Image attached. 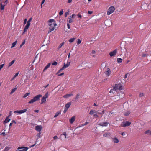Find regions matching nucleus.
<instances>
[{
    "mask_svg": "<svg viewBox=\"0 0 151 151\" xmlns=\"http://www.w3.org/2000/svg\"><path fill=\"white\" fill-rule=\"evenodd\" d=\"M48 24L50 27H49L48 33L54 30L55 28L57 26L55 21L54 19H50L48 21Z\"/></svg>",
    "mask_w": 151,
    "mask_h": 151,
    "instance_id": "f257e3e1",
    "label": "nucleus"
},
{
    "mask_svg": "<svg viewBox=\"0 0 151 151\" xmlns=\"http://www.w3.org/2000/svg\"><path fill=\"white\" fill-rule=\"evenodd\" d=\"M93 112H94V114H97L98 111H95V110H93Z\"/></svg>",
    "mask_w": 151,
    "mask_h": 151,
    "instance_id": "338daca9",
    "label": "nucleus"
},
{
    "mask_svg": "<svg viewBox=\"0 0 151 151\" xmlns=\"http://www.w3.org/2000/svg\"><path fill=\"white\" fill-rule=\"evenodd\" d=\"M131 124V123L129 121H127L125 122H124L122 124V126L123 127H126L127 126H128Z\"/></svg>",
    "mask_w": 151,
    "mask_h": 151,
    "instance_id": "6e6552de",
    "label": "nucleus"
},
{
    "mask_svg": "<svg viewBox=\"0 0 151 151\" xmlns=\"http://www.w3.org/2000/svg\"><path fill=\"white\" fill-rule=\"evenodd\" d=\"M145 134H149V135H151V131L150 130H147L145 132Z\"/></svg>",
    "mask_w": 151,
    "mask_h": 151,
    "instance_id": "bb28decb",
    "label": "nucleus"
},
{
    "mask_svg": "<svg viewBox=\"0 0 151 151\" xmlns=\"http://www.w3.org/2000/svg\"><path fill=\"white\" fill-rule=\"evenodd\" d=\"M63 136H64V138H67V137H66V132H64L62 134L60 135V139H62V137Z\"/></svg>",
    "mask_w": 151,
    "mask_h": 151,
    "instance_id": "a211bd4d",
    "label": "nucleus"
},
{
    "mask_svg": "<svg viewBox=\"0 0 151 151\" xmlns=\"http://www.w3.org/2000/svg\"><path fill=\"white\" fill-rule=\"evenodd\" d=\"M35 129L37 131L40 132L42 130V126L41 125H37L35 127Z\"/></svg>",
    "mask_w": 151,
    "mask_h": 151,
    "instance_id": "f8f14e48",
    "label": "nucleus"
},
{
    "mask_svg": "<svg viewBox=\"0 0 151 151\" xmlns=\"http://www.w3.org/2000/svg\"><path fill=\"white\" fill-rule=\"evenodd\" d=\"M73 95L72 94H67L64 95L63 96V97H64V98H67Z\"/></svg>",
    "mask_w": 151,
    "mask_h": 151,
    "instance_id": "6ab92c4d",
    "label": "nucleus"
},
{
    "mask_svg": "<svg viewBox=\"0 0 151 151\" xmlns=\"http://www.w3.org/2000/svg\"><path fill=\"white\" fill-rule=\"evenodd\" d=\"M51 63H48L47 65L45 67L44 69L43 70V71H45L47 69L50 65Z\"/></svg>",
    "mask_w": 151,
    "mask_h": 151,
    "instance_id": "aec40b11",
    "label": "nucleus"
},
{
    "mask_svg": "<svg viewBox=\"0 0 151 151\" xmlns=\"http://www.w3.org/2000/svg\"><path fill=\"white\" fill-rule=\"evenodd\" d=\"M10 119H9V117L7 116L5 119L4 122L5 123H7L9 122Z\"/></svg>",
    "mask_w": 151,
    "mask_h": 151,
    "instance_id": "4be33fe9",
    "label": "nucleus"
},
{
    "mask_svg": "<svg viewBox=\"0 0 151 151\" xmlns=\"http://www.w3.org/2000/svg\"><path fill=\"white\" fill-rule=\"evenodd\" d=\"M110 136V134L109 133H106L105 134H104L103 136L104 137H108Z\"/></svg>",
    "mask_w": 151,
    "mask_h": 151,
    "instance_id": "b1692460",
    "label": "nucleus"
},
{
    "mask_svg": "<svg viewBox=\"0 0 151 151\" xmlns=\"http://www.w3.org/2000/svg\"><path fill=\"white\" fill-rule=\"evenodd\" d=\"M63 14V10L62 9L60 12L59 13V15L60 16H61Z\"/></svg>",
    "mask_w": 151,
    "mask_h": 151,
    "instance_id": "a18cd8bd",
    "label": "nucleus"
},
{
    "mask_svg": "<svg viewBox=\"0 0 151 151\" xmlns=\"http://www.w3.org/2000/svg\"><path fill=\"white\" fill-rule=\"evenodd\" d=\"M144 96V94L143 93H141L139 94V97H142V96Z\"/></svg>",
    "mask_w": 151,
    "mask_h": 151,
    "instance_id": "09e8293b",
    "label": "nucleus"
},
{
    "mask_svg": "<svg viewBox=\"0 0 151 151\" xmlns=\"http://www.w3.org/2000/svg\"><path fill=\"white\" fill-rule=\"evenodd\" d=\"M32 17L30 18L29 20H28L27 21V24H30V22H31V21L32 20Z\"/></svg>",
    "mask_w": 151,
    "mask_h": 151,
    "instance_id": "e433bc0d",
    "label": "nucleus"
},
{
    "mask_svg": "<svg viewBox=\"0 0 151 151\" xmlns=\"http://www.w3.org/2000/svg\"><path fill=\"white\" fill-rule=\"evenodd\" d=\"M25 43V40H24V41H23L22 43V44L20 45V48H21L22 47V46H23Z\"/></svg>",
    "mask_w": 151,
    "mask_h": 151,
    "instance_id": "f704fd0d",
    "label": "nucleus"
},
{
    "mask_svg": "<svg viewBox=\"0 0 151 151\" xmlns=\"http://www.w3.org/2000/svg\"><path fill=\"white\" fill-rule=\"evenodd\" d=\"M30 25V24L27 23V24L25 27L24 29V30L23 33H24L25 32L27 31V29L29 28Z\"/></svg>",
    "mask_w": 151,
    "mask_h": 151,
    "instance_id": "ddd939ff",
    "label": "nucleus"
},
{
    "mask_svg": "<svg viewBox=\"0 0 151 151\" xmlns=\"http://www.w3.org/2000/svg\"><path fill=\"white\" fill-rule=\"evenodd\" d=\"M45 1H44V0H42V2H41V7L42 8V5L45 2Z\"/></svg>",
    "mask_w": 151,
    "mask_h": 151,
    "instance_id": "13d9d810",
    "label": "nucleus"
},
{
    "mask_svg": "<svg viewBox=\"0 0 151 151\" xmlns=\"http://www.w3.org/2000/svg\"><path fill=\"white\" fill-rule=\"evenodd\" d=\"M111 139L113 142L114 143H117L119 142V140L116 137L112 138Z\"/></svg>",
    "mask_w": 151,
    "mask_h": 151,
    "instance_id": "4468645a",
    "label": "nucleus"
},
{
    "mask_svg": "<svg viewBox=\"0 0 151 151\" xmlns=\"http://www.w3.org/2000/svg\"><path fill=\"white\" fill-rule=\"evenodd\" d=\"M78 17L79 18H81L82 17V16L80 14H78Z\"/></svg>",
    "mask_w": 151,
    "mask_h": 151,
    "instance_id": "e2e57ef3",
    "label": "nucleus"
},
{
    "mask_svg": "<svg viewBox=\"0 0 151 151\" xmlns=\"http://www.w3.org/2000/svg\"><path fill=\"white\" fill-rule=\"evenodd\" d=\"M39 111V110H34V112L36 113H38Z\"/></svg>",
    "mask_w": 151,
    "mask_h": 151,
    "instance_id": "774afa93",
    "label": "nucleus"
},
{
    "mask_svg": "<svg viewBox=\"0 0 151 151\" xmlns=\"http://www.w3.org/2000/svg\"><path fill=\"white\" fill-rule=\"evenodd\" d=\"M92 13H93L92 11H89L88 12V13L89 14H92Z\"/></svg>",
    "mask_w": 151,
    "mask_h": 151,
    "instance_id": "680f3d73",
    "label": "nucleus"
},
{
    "mask_svg": "<svg viewBox=\"0 0 151 151\" xmlns=\"http://www.w3.org/2000/svg\"><path fill=\"white\" fill-rule=\"evenodd\" d=\"M93 116L96 118H98V116L97 114H94L93 115Z\"/></svg>",
    "mask_w": 151,
    "mask_h": 151,
    "instance_id": "3c124183",
    "label": "nucleus"
},
{
    "mask_svg": "<svg viewBox=\"0 0 151 151\" xmlns=\"http://www.w3.org/2000/svg\"><path fill=\"white\" fill-rule=\"evenodd\" d=\"M17 89V88H15L13 89H12L11 92H10V94H12Z\"/></svg>",
    "mask_w": 151,
    "mask_h": 151,
    "instance_id": "473e14b6",
    "label": "nucleus"
},
{
    "mask_svg": "<svg viewBox=\"0 0 151 151\" xmlns=\"http://www.w3.org/2000/svg\"><path fill=\"white\" fill-rule=\"evenodd\" d=\"M117 60L118 63H121L122 61V60L121 58H117Z\"/></svg>",
    "mask_w": 151,
    "mask_h": 151,
    "instance_id": "2f4dec72",
    "label": "nucleus"
},
{
    "mask_svg": "<svg viewBox=\"0 0 151 151\" xmlns=\"http://www.w3.org/2000/svg\"><path fill=\"white\" fill-rule=\"evenodd\" d=\"M5 6L2 4L1 2L0 3V9L1 11L4 10Z\"/></svg>",
    "mask_w": 151,
    "mask_h": 151,
    "instance_id": "f3484780",
    "label": "nucleus"
},
{
    "mask_svg": "<svg viewBox=\"0 0 151 151\" xmlns=\"http://www.w3.org/2000/svg\"><path fill=\"white\" fill-rule=\"evenodd\" d=\"M130 112L129 111H127L124 113V114L125 116H128L130 114Z\"/></svg>",
    "mask_w": 151,
    "mask_h": 151,
    "instance_id": "a878e982",
    "label": "nucleus"
},
{
    "mask_svg": "<svg viewBox=\"0 0 151 151\" xmlns=\"http://www.w3.org/2000/svg\"><path fill=\"white\" fill-rule=\"evenodd\" d=\"M48 92H47L45 94V95L43 97L45 98V99H46V98H48Z\"/></svg>",
    "mask_w": 151,
    "mask_h": 151,
    "instance_id": "c9c22d12",
    "label": "nucleus"
},
{
    "mask_svg": "<svg viewBox=\"0 0 151 151\" xmlns=\"http://www.w3.org/2000/svg\"><path fill=\"white\" fill-rule=\"evenodd\" d=\"M69 24V23H68L67 24V27H68V28L69 29H70V25Z\"/></svg>",
    "mask_w": 151,
    "mask_h": 151,
    "instance_id": "5fc2aeb1",
    "label": "nucleus"
},
{
    "mask_svg": "<svg viewBox=\"0 0 151 151\" xmlns=\"http://www.w3.org/2000/svg\"><path fill=\"white\" fill-rule=\"evenodd\" d=\"M64 42H63L62 43H61L59 46L58 47L57 50H59L60 49L61 47L64 45Z\"/></svg>",
    "mask_w": 151,
    "mask_h": 151,
    "instance_id": "5701e85b",
    "label": "nucleus"
},
{
    "mask_svg": "<svg viewBox=\"0 0 151 151\" xmlns=\"http://www.w3.org/2000/svg\"><path fill=\"white\" fill-rule=\"evenodd\" d=\"M8 3V0H5V1L4 2V4L3 5H4L5 6H6L7 5Z\"/></svg>",
    "mask_w": 151,
    "mask_h": 151,
    "instance_id": "ea45409f",
    "label": "nucleus"
},
{
    "mask_svg": "<svg viewBox=\"0 0 151 151\" xmlns=\"http://www.w3.org/2000/svg\"><path fill=\"white\" fill-rule=\"evenodd\" d=\"M76 16V15L75 14H73L72 15L71 17L72 18H74Z\"/></svg>",
    "mask_w": 151,
    "mask_h": 151,
    "instance_id": "de8ad7c7",
    "label": "nucleus"
},
{
    "mask_svg": "<svg viewBox=\"0 0 151 151\" xmlns=\"http://www.w3.org/2000/svg\"><path fill=\"white\" fill-rule=\"evenodd\" d=\"M94 114V112H93V110H91L90 111V113H89V114L90 115H92L93 114Z\"/></svg>",
    "mask_w": 151,
    "mask_h": 151,
    "instance_id": "a19ab883",
    "label": "nucleus"
},
{
    "mask_svg": "<svg viewBox=\"0 0 151 151\" xmlns=\"http://www.w3.org/2000/svg\"><path fill=\"white\" fill-rule=\"evenodd\" d=\"M46 100V99L45 98L43 97L41 99V104H42L44 103L45 102Z\"/></svg>",
    "mask_w": 151,
    "mask_h": 151,
    "instance_id": "412c9836",
    "label": "nucleus"
},
{
    "mask_svg": "<svg viewBox=\"0 0 151 151\" xmlns=\"http://www.w3.org/2000/svg\"><path fill=\"white\" fill-rule=\"evenodd\" d=\"M27 111L26 109H24L23 110H21L19 111L17 110L14 111V113H18L19 114H21L22 113L25 112Z\"/></svg>",
    "mask_w": 151,
    "mask_h": 151,
    "instance_id": "1a4fd4ad",
    "label": "nucleus"
},
{
    "mask_svg": "<svg viewBox=\"0 0 151 151\" xmlns=\"http://www.w3.org/2000/svg\"><path fill=\"white\" fill-rule=\"evenodd\" d=\"M71 102H69L67 103L65 106L64 109L63 111V112L64 113H65L67 110H68V109L70 107V105H71Z\"/></svg>",
    "mask_w": 151,
    "mask_h": 151,
    "instance_id": "39448f33",
    "label": "nucleus"
},
{
    "mask_svg": "<svg viewBox=\"0 0 151 151\" xmlns=\"http://www.w3.org/2000/svg\"><path fill=\"white\" fill-rule=\"evenodd\" d=\"M20 149H22V150H18V151H27L28 148L26 147H19L17 148L18 150Z\"/></svg>",
    "mask_w": 151,
    "mask_h": 151,
    "instance_id": "9b49d317",
    "label": "nucleus"
},
{
    "mask_svg": "<svg viewBox=\"0 0 151 151\" xmlns=\"http://www.w3.org/2000/svg\"><path fill=\"white\" fill-rule=\"evenodd\" d=\"M42 96V95L41 94L38 95L34 97L33 99H31L29 101L28 103L29 104H32L37 101H38L40 100V98Z\"/></svg>",
    "mask_w": 151,
    "mask_h": 151,
    "instance_id": "f03ea898",
    "label": "nucleus"
},
{
    "mask_svg": "<svg viewBox=\"0 0 151 151\" xmlns=\"http://www.w3.org/2000/svg\"><path fill=\"white\" fill-rule=\"evenodd\" d=\"M70 62H67L66 64H64L63 66L59 70L58 72L57 73H60L61 70H63L65 68L68 67L70 65Z\"/></svg>",
    "mask_w": 151,
    "mask_h": 151,
    "instance_id": "423d86ee",
    "label": "nucleus"
},
{
    "mask_svg": "<svg viewBox=\"0 0 151 151\" xmlns=\"http://www.w3.org/2000/svg\"><path fill=\"white\" fill-rule=\"evenodd\" d=\"M41 134V132H39L37 134V136H38V137L39 138L40 137V136Z\"/></svg>",
    "mask_w": 151,
    "mask_h": 151,
    "instance_id": "864d4df0",
    "label": "nucleus"
},
{
    "mask_svg": "<svg viewBox=\"0 0 151 151\" xmlns=\"http://www.w3.org/2000/svg\"><path fill=\"white\" fill-rule=\"evenodd\" d=\"M69 12H67L65 13V17H66L67 16V15L69 14Z\"/></svg>",
    "mask_w": 151,
    "mask_h": 151,
    "instance_id": "49530a36",
    "label": "nucleus"
},
{
    "mask_svg": "<svg viewBox=\"0 0 151 151\" xmlns=\"http://www.w3.org/2000/svg\"><path fill=\"white\" fill-rule=\"evenodd\" d=\"M12 114V111H10L9 114V115L8 117H9L10 116H11Z\"/></svg>",
    "mask_w": 151,
    "mask_h": 151,
    "instance_id": "69168bd1",
    "label": "nucleus"
},
{
    "mask_svg": "<svg viewBox=\"0 0 151 151\" xmlns=\"http://www.w3.org/2000/svg\"><path fill=\"white\" fill-rule=\"evenodd\" d=\"M109 123L107 122H102L98 124L101 126H107L108 125V124Z\"/></svg>",
    "mask_w": 151,
    "mask_h": 151,
    "instance_id": "2eb2a0df",
    "label": "nucleus"
},
{
    "mask_svg": "<svg viewBox=\"0 0 151 151\" xmlns=\"http://www.w3.org/2000/svg\"><path fill=\"white\" fill-rule=\"evenodd\" d=\"M17 41H15L13 43H12V46L11 47V48H12L14 47H15V46L17 44Z\"/></svg>",
    "mask_w": 151,
    "mask_h": 151,
    "instance_id": "c756f323",
    "label": "nucleus"
},
{
    "mask_svg": "<svg viewBox=\"0 0 151 151\" xmlns=\"http://www.w3.org/2000/svg\"><path fill=\"white\" fill-rule=\"evenodd\" d=\"M148 55L147 54L143 53L141 55L142 57H147Z\"/></svg>",
    "mask_w": 151,
    "mask_h": 151,
    "instance_id": "58836bf2",
    "label": "nucleus"
},
{
    "mask_svg": "<svg viewBox=\"0 0 151 151\" xmlns=\"http://www.w3.org/2000/svg\"><path fill=\"white\" fill-rule=\"evenodd\" d=\"M76 119V117L75 116H73L70 120V123L72 124L75 121Z\"/></svg>",
    "mask_w": 151,
    "mask_h": 151,
    "instance_id": "dca6fc26",
    "label": "nucleus"
},
{
    "mask_svg": "<svg viewBox=\"0 0 151 151\" xmlns=\"http://www.w3.org/2000/svg\"><path fill=\"white\" fill-rule=\"evenodd\" d=\"M69 20L68 21V23H71L73 22V20L72 19V18L71 17H69Z\"/></svg>",
    "mask_w": 151,
    "mask_h": 151,
    "instance_id": "cd10ccee",
    "label": "nucleus"
},
{
    "mask_svg": "<svg viewBox=\"0 0 151 151\" xmlns=\"http://www.w3.org/2000/svg\"><path fill=\"white\" fill-rule=\"evenodd\" d=\"M30 94V93H25L24 96H23V98H25L27 97V96H29Z\"/></svg>",
    "mask_w": 151,
    "mask_h": 151,
    "instance_id": "72a5a7b5",
    "label": "nucleus"
},
{
    "mask_svg": "<svg viewBox=\"0 0 151 151\" xmlns=\"http://www.w3.org/2000/svg\"><path fill=\"white\" fill-rule=\"evenodd\" d=\"M81 43V41L80 39H78V41L77 42V44L79 45Z\"/></svg>",
    "mask_w": 151,
    "mask_h": 151,
    "instance_id": "79ce46f5",
    "label": "nucleus"
},
{
    "mask_svg": "<svg viewBox=\"0 0 151 151\" xmlns=\"http://www.w3.org/2000/svg\"><path fill=\"white\" fill-rule=\"evenodd\" d=\"M18 74H19L18 73H16L14 76V78H15L16 77H17L18 75Z\"/></svg>",
    "mask_w": 151,
    "mask_h": 151,
    "instance_id": "4d7b16f0",
    "label": "nucleus"
},
{
    "mask_svg": "<svg viewBox=\"0 0 151 151\" xmlns=\"http://www.w3.org/2000/svg\"><path fill=\"white\" fill-rule=\"evenodd\" d=\"M117 49L114 50L113 51L110 52L109 54L111 57L114 56L116 55L117 53Z\"/></svg>",
    "mask_w": 151,
    "mask_h": 151,
    "instance_id": "0eeeda50",
    "label": "nucleus"
},
{
    "mask_svg": "<svg viewBox=\"0 0 151 151\" xmlns=\"http://www.w3.org/2000/svg\"><path fill=\"white\" fill-rule=\"evenodd\" d=\"M14 62H15V60H13L10 63H9L8 67H9L10 66H12L14 63Z\"/></svg>",
    "mask_w": 151,
    "mask_h": 151,
    "instance_id": "393cba45",
    "label": "nucleus"
},
{
    "mask_svg": "<svg viewBox=\"0 0 151 151\" xmlns=\"http://www.w3.org/2000/svg\"><path fill=\"white\" fill-rule=\"evenodd\" d=\"M57 74H58V76H62L64 74V73L63 72L62 73H60V74H59L58 73H57Z\"/></svg>",
    "mask_w": 151,
    "mask_h": 151,
    "instance_id": "6e6d98bb",
    "label": "nucleus"
},
{
    "mask_svg": "<svg viewBox=\"0 0 151 151\" xmlns=\"http://www.w3.org/2000/svg\"><path fill=\"white\" fill-rule=\"evenodd\" d=\"M58 138V137L57 136H55L54 137L53 139L54 140H55Z\"/></svg>",
    "mask_w": 151,
    "mask_h": 151,
    "instance_id": "bf43d9fd",
    "label": "nucleus"
},
{
    "mask_svg": "<svg viewBox=\"0 0 151 151\" xmlns=\"http://www.w3.org/2000/svg\"><path fill=\"white\" fill-rule=\"evenodd\" d=\"M120 134L122 135L123 136H126V134L124 132H121L120 133Z\"/></svg>",
    "mask_w": 151,
    "mask_h": 151,
    "instance_id": "c03bdc74",
    "label": "nucleus"
},
{
    "mask_svg": "<svg viewBox=\"0 0 151 151\" xmlns=\"http://www.w3.org/2000/svg\"><path fill=\"white\" fill-rule=\"evenodd\" d=\"M122 87L121 84H115V86H114L113 88L116 91L117 90H122Z\"/></svg>",
    "mask_w": 151,
    "mask_h": 151,
    "instance_id": "20e7f679",
    "label": "nucleus"
},
{
    "mask_svg": "<svg viewBox=\"0 0 151 151\" xmlns=\"http://www.w3.org/2000/svg\"><path fill=\"white\" fill-rule=\"evenodd\" d=\"M10 149V147H6L4 149V151H8Z\"/></svg>",
    "mask_w": 151,
    "mask_h": 151,
    "instance_id": "4c0bfd02",
    "label": "nucleus"
},
{
    "mask_svg": "<svg viewBox=\"0 0 151 151\" xmlns=\"http://www.w3.org/2000/svg\"><path fill=\"white\" fill-rule=\"evenodd\" d=\"M88 122H86L84 124H83L82 125V126H84L86 125L87 124H88Z\"/></svg>",
    "mask_w": 151,
    "mask_h": 151,
    "instance_id": "8fccbe9b",
    "label": "nucleus"
},
{
    "mask_svg": "<svg viewBox=\"0 0 151 151\" xmlns=\"http://www.w3.org/2000/svg\"><path fill=\"white\" fill-rule=\"evenodd\" d=\"M115 8L113 6H111L109 7L108 9L107 14L108 15H110L115 10Z\"/></svg>",
    "mask_w": 151,
    "mask_h": 151,
    "instance_id": "7ed1b4c3",
    "label": "nucleus"
},
{
    "mask_svg": "<svg viewBox=\"0 0 151 151\" xmlns=\"http://www.w3.org/2000/svg\"><path fill=\"white\" fill-rule=\"evenodd\" d=\"M78 98H79V95L78 94H77L75 98V99L76 100H77V99H78Z\"/></svg>",
    "mask_w": 151,
    "mask_h": 151,
    "instance_id": "603ef678",
    "label": "nucleus"
},
{
    "mask_svg": "<svg viewBox=\"0 0 151 151\" xmlns=\"http://www.w3.org/2000/svg\"><path fill=\"white\" fill-rule=\"evenodd\" d=\"M76 39L75 38H70L69 40V42L70 43H72L73 42L74 40Z\"/></svg>",
    "mask_w": 151,
    "mask_h": 151,
    "instance_id": "7c9ffc66",
    "label": "nucleus"
},
{
    "mask_svg": "<svg viewBox=\"0 0 151 151\" xmlns=\"http://www.w3.org/2000/svg\"><path fill=\"white\" fill-rule=\"evenodd\" d=\"M115 90L113 88V89H111L110 91V93H113V91Z\"/></svg>",
    "mask_w": 151,
    "mask_h": 151,
    "instance_id": "052dcab7",
    "label": "nucleus"
},
{
    "mask_svg": "<svg viewBox=\"0 0 151 151\" xmlns=\"http://www.w3.org/2000/svg\"><path fill=\"white\" fill-rule=\"evenodd\" d=\"M58 63L57 62L54 61L52 63V65H56Z\"/></svg>",
    "mask_w": 151,
    "mask_h": 151,
    "instance_id": "37998d69",
    "label": "nucleus"
},
{
    "mask_svg": "<svg viewBox=\"0 0 151 151\" xmlns=\"http://www.w3.org/2000/svg\"><path fill=\"white\" fill-rule=\"evenodd\" d=\"M27 19H24V24H25L26 22H27Z\"/></svg>",
    "mask_w": 151,
    "mask_h": 151,
    "instance_id": "0e129e2a",
    "label": "nucleus"
},
{
    "mask_svg": "<svg viewBox=\"0 0 151 151\" xmlns=\"http://www.w3.org/2000/svg\"><path fill=\"white\" fill-rule=\"evenodd\" d=\"M111 70L109 68L106 69V70L105 71L104 73L106 76H109L111 74Z\"/></svg>",
    "mask_w": 151,
    "mask_h": 151,
    "instance_id": "9d476101",
    "label": "nucleus"
},
{
    "mask_svg": "<svg viewBox=\"0 0 151 151\" xmlns=\"http://www.w3.org/2000/svg\"><path fill=\"white\" fill-rule=\"evenodd\" d=\"M61 112L60 111H58L57 112L55 115L54 116V117L55 118L58 116L60 114Z\"/></svg>",
    "mask_w": 151,
    "mask_h": 151,
    "instance_id": "c85d7f7f",
    "label": "nucleus"
}]
</instances>
